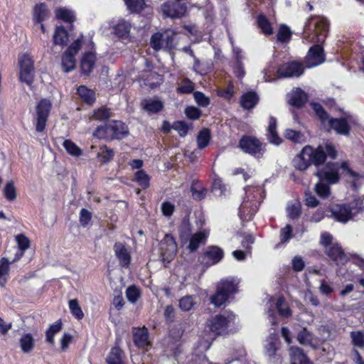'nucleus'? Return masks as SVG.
<instances>
[{"instance_id": "ddd939ff", "label": "nucleus", "mask_w": 364, "mask_h": 364, "mask_svg": "<svg viewBox=\"0 0 364 364\" xmlns=\"http://www.w3.org/2000/svg\"><path fill=\"white\" fill-rule=\"evenodd\" d=\"M160 257L163 262L169 263L175 257L177 245L171 235H166L159 244Z\"/></svg>"}, {"instance_id": "dca6fc26", "label": "nucleus", "mask_w": 364, "mask_h": 364, "mask_svg": "<svg viewBox=\"0 0 364 364\" xmlns=\"http://www.w3.org/2000/svg\"><path fill=\"white\" fill-rule=\"evenodd\" d=\"M224 257L222 248L218 246H208L202 256V262L207 266H211L220 262Z\"/></svg>"}, {"instance_id": "49530a36", "label": "nucleus", "mask_w": 364, "mask_h": 364, "mask_svg": "<svg viewBox=\"0 0 364 364\" xmlns=\"http://www.w3.org/2000/svg\"><path fill=\"white\" fill-rule=\"evenodd\" d=\"M112 117V112L106 107H101L93 111L92 118L98 121H105Z\"/></svg>"}, {"instance_id": "338daca9", "label": "nucleus", "mask_w": 364, "mask_h": 364, "mask_svg": "<svg viewBox=\"0 0 364 364\" xmlns=\"http://www.w3.org/2000/svg\"><path fill=\"white\" fill-rule=\"evenodd\" d=\"M191 191L193 198L198 200L203 199L207 192L206 189L203 187L197 189V187L194 184L191 186Z\"/></svg>"}, {"instance_id": "052dcab7", "label": "nucleus", "mask_w": 364, "mask_h": 364, "mask_svg": "<svg viewBox=\"0 0 364 364\" xmlns=\"http://www.w3.org/2000/svg\"><path fill=\"white\" fill-rule=\"evenodd\" d=\"M114 156V151L112 149H109L106 146L100 147V151L97 154V157L103 163H106L112 159Z\"/></svg>"}, {"instance_id": "9b49d317", "label": "nucleus", "mask_w": 364, "mask_h": 364, "mask_svg": "<svg viewBox=\"0 0 364 364\" xmlns=\"http://www.w3.org/2000/svg\"><path fill=\"white\" fill-rule=\"evenodd\" d=\"M20 66V81L31 86L34 80V65L31 57L26 53L21 55L18 58Z\"/></svg>"}, {"instance_id": "5fc2aeb1", "label": "nucleus", "mask_w": 364, "mask_h": 364, "mask_svg": "<svg viewBox=\"0 0 364 364\" xmlns=\"http://www.w3.org/2000/svg\"><path fill=\"white\" fill-rule=\"evenodd\" d=\"M124 1L131 12H140L145 6L144 0H124Z\"/></svg>"}, {"instance_id": "e433bc0d", "label": "nucleus", "mask_w": 364, "mask_h": 364, "mask_svg": "<svg viewBox=\"0 0 364 364\" xmlns=\"http://www.w3.org/2000/svg\"><path fill=\"white\" fill-rule=\"evenodd\" d=\"M33 16L34 19L38 23L46 19L48 17V11L46 4L41 3L36 5L33 9Z\"/></svg>"}, {"instance_id": "4c0bfd02", "label": "nucleus", "mask_w": 364, "mask_h": 364, "mask_svg": "<svg viewBox=\"0 0 364 364\" xmlns=\"http://www.w3.org/2000/svg\"><path fill=\"white\" fill-rule=\"evenodd\" d=\"M77 94L80 98L87 104L91 105L95 100V92L85 86L81 85L77 88Z\"/></svg>"}, {"instance_id": "f8f14e48", "label": "nucleus", "mask_w": 364, "mask_h": 364, "mask_svg": "<svg viewBox=\"0 0 364 364\" xmlns=\"http://www.w3.org/2000/svg\"><path fill=\"white\" fill-rule=\"evenodd\" d=\"M239 147L255 157H260L264 152L263 144L258 139L250 136H243L240 139Z\"/></svg>"}, {"instance_id": "864d4df0", "label": "nucleus", "mask_w": 364, "mask_h": 364, "mask_svg": "<svg viewBox=\"0 0 364 364\" xmlns=\"http://www.w3.org/2000/svg\"><path fill=\"white\" fill-rule=\"evenodd\" d=\"M350 338L351 342L353 346L360 348L361 349L364 348V332L361 331H351L350 332Z\"/></svg>"}, {"instance_id": "4468645a", "label": "nucleus", "mask_w": 364, "mask_h": 364, "mask_svg": "<svg viewBox=\"0 0 364 364\" xmlns=\"http://www.w3.org/2000/svg\"><path fill=\"white\" fill-rule=\"evenodd\" d=\"M161 9L165 17L179 18L184 16L187 7L185 4L176 1H168L161 5Z\"/></svg>"}, {"instance_id": "6ab92c4d", "label": "nucleus", "mask_w": 364, "mask_h": 364, "mask_svg": "<svg viewBox=\"0 0 364 364\" xmlns=\"http://www.w3.org/2000/svg\"><path fill=\"white\" fill-rule=\"evenodd\" d=\"M132 332L134 343L138 348H145L150 345L149 331L146 328H133Z\"/></svg>"}, {"instance_id": "e2e57ef3", "label": "nucleus", "mask_w": 364, "mask_h": 364, "mask_svg": "<svg viewBox=\"0 0 364 364\" xmlns=\"http://www.w3.org/2000/svg\"><path fill=\"white\" fill-rule=\"evenodd\" d=\"M172 129L177 131L180 136L184 137L187 135L190 127L185 122L178 121L173 124Z\"/></svg>"}, {"instance_id": "2f4dec72", "label": "nucleus", "mask_w": 364, "mask_h": 364, "mask_svg": "<svg viewBox=\"0 0 364 364\" xmlns=\"http://www.w3.org/2000/svg\"><path fill=\"white\" fill-rule=\"evenodd\" d=\"M11 263V261L9 262L6 257H3L0 259V287H4L7 282L10 264Z\"/></svg>"}, {"instance_id": "cd10ccee", "label": "nucleus", "mask_w": 364, "mask_h": 364, "mask_svg": "<svg viewBox=\"0 0 364 364\" xmlns=\"http://www.w3.org/2000/svg\"><path fill=\"white\" fill-rule=\"evenodd\" d=\"M131 24L124 19H119L113 26L114 33L120 38H127L129 36Z\"/></svg>"}, {"instance_id": "473e14b6", "label": "nucleus", "mask_w": 364, "mask_h": 364, "mask_svg": "<svg viewBox=\"0 0 364 364\" xmlns=\"http://www.w3.org/2000/svg\"><path fill=\"white\" fill-rule=\"evenodd\" d=\"M21 350L24 353H30L34 348V338L31 333H23L19 339Z\"/></svg>"}, {"instance_id": "f257e3e1", "label": "nucleus", "mask_w": 364, "mask_h": 364, "mask_svg": "<svg viewBox=\"0 0 364 364\" xmlns=\"http://www.w3.org/2000/svg\"><path fill=\"white\" fill-rule=\"evenodd\" d=\"M334 159L337 156V151L331 143H325L313 148L310 145L305 146L293 160L294 167L301 171L306 170L311 165L316 167L322 165L326 159Z\"/></svg>"}, {"instance_id": "7ed1b4c3", "label": "nucleus", "mask_w": 364, "mask_h": 364, "mask_svg": "<svg viewBox=\"0 0 364 364\" xmlns=\"http://www.w3.org/2000/svg\"><path fill=\"white\" fill-rule=\"evenodd\" d=\"M328 23L320 16L310 18L304 27V39L308 42L321 43L325 41Z\"/></svg>"}, {"instance_id": "6e6d98bb", "label": "nucleus", "mask_w": 364, "mask_h": 364, "mask_svg": "<svg viewBox=\"0 0 364 364\" xmlns=\"http://www.w3.org/2000/svg\"><path fill=\"white\" fill-rule=\"evenodd\" d=\"M275 306L281 316L289 317L291 315L290 309L283 297H279L277 300Z\"/></svg>"}, {"instance_id": "412c9836", "label": "nucleus", "mask_w": 364, "mask_h": 364, "mask_svg": "<svg viewBox=\"0 0 364 364\" xmlns=\"http://www.w3.org/2000/svg\"><path fill=\"white\" fill-rule=\"evenodd\" d=\"M15 239L17 242L18 250L11 262L18 261L23 256L25 251L30 247L31 245L29 239L23 234L17 235Z\"/></svg>"}, {"instance_id": "72a5a7b5", "label": "nucleus", "mask_w": 364, "mask_h": 364, "mask_svg": "<svg viewBox=\"0 0 364 364\" xmlns=\"http://www.w3.org/2000/svg\"><path fill=\"white\" fill-rule=\"evenodd\" d=\"M62 329V322L58 320L50 326L46 332V340L48 343L51 345L55 344L54 336Z\"/></svg>"}, {"instance_id": "9d476101", "label": "nucleus", "mask_w": 364, "mask_h": 364, "mask_svg": "<svg viewBox=\"0 0 364 364\" xmlns=\"http://www.w3.org/2000/svg\"><path fill=\"white\" fill-rule=\"evenodd\" d=\"M315 175L318 180L328 184L337 183L340 180L339 166L337 163H327L321 168L317 167Z\"/></svg>"}, {"instance_id": "ea45409f", "label": "nucleus", "mask_w": 364, "mask_h": 364, "mask_svg": "<svg viewBox=\"0 0 364 364\" xmlns=\"http://www.w3.org/2000/svg\"><path fill=\"white\" fill-rule=\"evenodd\" d=\"M285 137L294 143L303 144L306 141V137L303 133L291 129H287L284 133Z\"/></svg>"}, {"instance_id": "79ce46f5", "label": "nucleus", "mask_w": 364, "mask_h": 364, "mask_svg": "<svg viewBox=\"0 0 364 364\" xmlns=\"http://www.w3.org/2000/svg\"><path fill=\"white\" fill-rule=\"evenodd\" d=\"M277 341V336L272 333L268 339L267 343L265 345V353L269 358H274L276 355V341Z\"/></svg>"}, {"instance_id": "c756f323", "label": "nucleus", "mask_w": 364, "mask_h": 364, "mask_svg": "<svg viewBox=\"0 0 364 364\" xmlns=\"http://www.w3.org/2000/svg\"><path fill=\"white\" fill-rule=\"evenodd\" d=\"M208 237V234L205 232H198L192 235L189 237V245L188 246L191 252L196 251L200 244L205 243Z\"/></svg>"}, {"instance_id": "09e8293b", "label": "nucleus", "mask_w": 364, "mask_h": 364, "mask_svg": "<svg viewBox=\"0 0 364 364\" xmlns=\"http://www.w3.org/2000/svg\"><path fill=\"white\" fill-rule=\"evenodd\" d=\"M194 90V84L188 78H184L178 84L176 91L179 94H191Z\"/></svg>"}, {"instance_id": "8fccbe9b", "label": "nucleus", "mask_w": 364, "mask_h": 364, "mask_svg": "<svg viewBox=\"0 0 364 364\" xmlns=\"http://www.w3.org/2000/svg\"><path fill=\"white\" fill-rule=\"evenodd\" d=\"M257 24L263 33L266 35H270L273 33L272 24L265 16L259 15L257 17Z\"/></svg>"}, {"instance_id": "37998d69", "label": "nucleus", "mask_w": 364, "mask_h": 364, "mask_svg": "<svg viewBox=\"0 0 364 364\" xmlns=\"http://www.w3.org/2000/svg\"><path fill=\"white\" fill-rule=\"evenodd\" d=\"M122 350L118 347H114L111 349L106 360L108 364H124L122 360Z\"/></svg>"}, {"instance_id": "4d7b16f0", "label": "nucleus", "mask_w": 364, "mask_h": 364, "mask_svg": "<svg viewBox=\"0 0 364 364\" xmlns=\"http://www.w3.org/2000/svg\"><path fill=\"white\" fill-rule=\"evenodd\" d=\"M63 146L67 152L72 156H79L82 154L81 149L70 139L64 141Z\"/></svg>"}, {"instance_id": "bf43d9fd", "label": "nucleus", "mask_w": 364, "mask_h": 364, "mask_svg": "<svg viewBox=\"0 0 364 364\" xmlns=\"http://www.w3.org/2000/svg\"><path fill=\"white\" fill-rule=\"evenodd\" d=\"M4 194L9 201H13L16 198V190L12 181H8L4 188Z\"/></svg>"}, {"instance_id": "4be33fe9", "label": "nucleus", "mask_w": 364, "mask_h": 364, "mask_svg": "<svg viewBox=\"0 0 364 364\" xmlns=\"http://www.w3.org/2000/svg\"><path fill=\"white\" fill-rule=\"evenodd\" d=\"M307 101V95L300 88L294 89L289 94L288 102L294 107H300Z\"/></svg>"}, {"instance_id": "6e6552de", "label": "nucleus", "mask_w": 364, "mask_h": 364, "mask_svg": "<svg viewBox=\"0 0 364 364\" xmlns=\"http://www.w3.org/2000/svg\"><path fill=\"white\" fill-rule=\"evenodd\" d=\"M52 108V102L48 99L41 100L36 107L35 125L38 132L44 131Z\"/></svg>"}, {"instance_id": "0eeeda50", "label": "nucleus", "mask_w": 364, "mask_h": 364, "mask_svg": "<svg viewBox=\"0 0 364 364\" xmlns=\"http://www.w3.org/2000/svg\"><path fill=\"white\" fill-rule=\"evenodd\" d=\"M331 216L336 220L346 223L353 218L358 213L364 212V206L362 201H356L354 205L335 204L330 208Z\"/></svg>"}, {"instance_id": "69168bd1", "label": "nucleus", "mask_w": 364, "mask_h": 364, "mask_svg": "<svg viewBox=\"0 0 364 364\" xmlns=\"http://www.w3.org/2000/svg\"><path fill=\"white\" fill-rule=\"evenodd\" d=\"M194 99L199 106L206 107L210 104V100L201 92H195Z\"/></svg>"}, {"instance_id": "a19ab883", "label": "nucleus", "mask_w": 364, "mask_h": 364, "mask_svg": "<svg viewBox=\"0 0 364 364\" xmlns=\"http://www.w3.org/2000/svg\"><path fill=\"white\" fill-rule=\"evenodd\" d=\"M296 339L302 345L311 346L314 341V336L312 333L304 328L297 334Z\"/></svg>"}, {"instance_id": "a211bd4d", "label": "nucleus", "mask_w": 364, "mask_h": 364, "mask_svg": "<svg viewBox=\"0 0 364 364\" xmlns=\"http://www.w3.org/2000/svg\"><path fill=\"white\" fill-rule=\"evenodd\" d=\"M325 252L337 264H344L350 259V257L344 253L341 247L337 243L326 247Z\"/></svg>"}, {"instance_id": "0e129e2a", "label": "nucleus", "mask_w": 364, "mask_h": 364, "mask_svg": "<svg viewBox=\"0 0 364 364\" xmlns=\"http://www.w3.org/2000/svg\"><path fill=\"white\" fill-rule=\"evenodd\" d=\"M291 34L289 28L285 25H282L277 34V40L280 42L287 41L290 39Z\"/></svg>"}, {"instance_id": "c9c22d12", "label": "nucleus", "mask_w": 364, "mask_h": 364, "mask_svg": "<svg viewBox=\"0 0 364 364\" xmlns=\"http://www.w3.org/2000/svg\"><path fill=\"white\" fill-rule=\"evenodd\" d=\"M110 123L99 126L93 133V136L98 139L112 140Z\"/></svg>"}, {"instance_id": "c03bdc74", "label": "nucleus", "mask_w": 364, "mask_h": 364, "mask_svg": "<svg viewBox=\"0 0 364 364\" xmlns=\"http://www.w3.org/2000/svg\"><path fill=\"white\" fill-rule=\"evenodd\" d=\"M210 132L208 129H202L197 136V144L200 149L205 148L210 142Z\"/></svg>"}, {"instance_id": "de8ad7c7", "label": "nucleus", "mask_w": 364, "mask_h": 364, "mask_svg": "<svg viewBox=\"0 0 364 364\" xmlns=\"http://www.w3.org/2000/svg\"><path fill=\"white\" fill-rule=\"evenodd\" d=\"M68 306L72 315L77 320H81L84 317V313L79 304L77 299H70L68 301Z\"/></svg>"}, {"instance_id": "bb28decb", "label": "nucleus", "mask_w": 364, "mask_h": 364, "mask_svg": "<svg viewBox=\"0 0 364 364\" xmlns=\"http://www.w3.org/2000/svg\"><path fill=\"white\" fill-rule=\"evenodd\" d=\"M289 354L291 361V364H312L304 353L303 350L299 347H290Z\"/></svg>"}, {"instance_id": "1a4fd4ad", "label": "nucleus", "mask_w": 364, "mask_h": 364, "mask_svg": "<svg viewBox=\"0 0 364 364\" xmlns=\"http://www.w3.org/2000/svg\"><path fill=\"white\" fill-rule=\"evenodd\" d=\"M150 45L156 51L161 49L170 50L175 46L174 33L169 31L155 33L151 37Z\"/></svg>"}, {"instance_id": "5701e85b", "label": "nucleus", "mask_w": 364, "mask_h": 364, "mask_svg": "<svg viewBox=\"0 0 364 364\" xmlns=\"http://www.w3.org/2000/svg\"><path fill=\"white\" fill-rule=\"evenodd\" d=\"M141 105L149 114L158 113L164 108V103L157 97L145 99L141 102Z\"/></svg>"}, {"instance_id": "423d86ee", "label": "nucleus", "mask_w": 364, "mask_h": 364, "mask_svg": "<svg viewBox=\"0 0 364 364\" xmlns=\"http://www.w3.org/2000/svg\"><path fill=\"white\" fill-rule=\"evenodd\" d=\"M235 316L232 312H225L211 317L207 323L210 331L214 338L218 336L227 335L230 332V327L234 323Z\"/></svg>"}, {"instance_id": "f704fd0d", "label": "nucleus", "mask_w": 364, "mask_h": 364, "mask_svg": "<svg viewBox=\"0 0 364 364\" xmlns=\"http://www.w3.org/2000/svg\"><path fill=\"white\" fill-rule=\"evenodd\" d=\"M55 16L65 22L73 23L75 20L74 12L67 8H58L55 10Z\"/></svg>"}, {"instance_id": "39448f33", "label": "nucleus", "mask_w": 364, "mask_h": 364, "mask_svg": "<svg viewBox=\"0 0 364 364\" xmlns=\"http://www.w3.org/2000/svg\"><path fill=\"white\" fill-rule=\"evenodd\" d=\"M238 281L234 278H226L221 279L217 285L215 293L211 296V303L220 307L229 299L230 294L237 291Z\"/></svg>"}, {"instance_id": "58836bf2", "label": "nucleus", "mask_w": 364, "mask_h": 364, "mask_svg": "<svg viewBox=\"0 0 364 364\" xmlns=\"http://www.w3.org/2000/svg\"><path fill=\"white\" fill-rule=\"evenodd\" d=\"M75 59L73 55L65 52L62 56V66L64 72L69 73L75 68Z\"/></svg>"}, {"instance_id": "13d9d810", "label": "nucleus", "mask_w": 364, "mask_h": 364, "mask_svg": "<svg viewBox=\"0 0 364 364\" xmlns=\"http://www.w3.org/2000/svg\"><path fill=\"white\" fill-rule=\"evenodd\" d=\"M179 234L183 242L188 240L191 235V228L188 221L183 220L179 227Z\"/></svg>"}, {"instance_id": "aec40b11", "label": "nucleus", "mask_w": 364, "mask_h": 364, "mask_svg": "<svg viewBox=\"0 0 364 364\" xmlns=\"http://www.w3.org/2000/svg\"><path fill=\"white\" fill-rule=\"evenodd\" d=\"M114 250L119 264L123 267H127L130 264L131 256L125 245L122 242H116L114 245Z\"/></svg>"}, {"instance_id": "7c9ffc66", "label": "nucleus", "mask_w": 364, "mask_h": 364, "mask_svg": "<svg viewBox=\"0 0 364 364\" xmlns=\"http://www.w3.org/2000/svg\"><path fill=\"white\" fill-rule=\"evenodd\" d=\"M68 41V31L63 26H58L53 35V43L55 45L65 46Z\"/></svg>"}, {"instance_id": "603ef678", "label": "nucleus", "mask_w": 364, "mask_h": 364, "mask_svg": "<svg viewBox=\"0 0 364 364\" xmlns=\"http://www.w3.org/2000/svg\"><path fill=\"white\" fill-rule=\"evenodd\" d=\"M135 181L143 188H146L149 186V176L143 170L137 171L134 175Z\"/></svg>"}, {"instance_id": "680f3d73", "label": "nucleus", "mask_w": 364, "mask_h": 364, "mask_svg": "<svg viewBox=\"0 0 364 364\" xmlns=\"http://www.w3.org/2000/svg\"><path fill=\"white\" fill-rule=\"evenodd\" d=\"M126 296L129 301L132 304L136 302L140 296V291L135 286H131L126 290Z\"/></svg>"}, {"instance_id": "2eb2a0df", "label": "nucleus", "mask_w": 364, "mask_h": 364, "mask_svg": "<svg viewBox=\"0 0 364 364\" xmlns=\"http://www.w3.org/2000/svg\"><path fill=\"white\" fill-rule=\"evenodd\" d=\"M325 60L323 48L318 45H314L310 48L305 58L306 67L308 68L316 67Z\"/></svg>"}, {"instance_id": "3c124183", "label": "nucleus", "mask_w": 364, "mask_h": 364, "mask_svg": "<svg viewBox=\"0 0 364 364\" xmlns=\"http://www.w3.org/2000/svg\"><path fill=\"white\" fill-rule=\"evenodd\" d=\"M196 297L193 296L187 295L183 296L179 300V307L182 311H188L193 309L196 304Z\"/></svg>"}, {"instance_id": "f3484780", "label": "nucleus", "mask_w": 364, "mask_h": 364, "mask_svg": "<svg viewBox=\"0 0 364 364\" xmlns=\"http://www.w3.org/2000/svg\"><path fill=\"white\" fill-rule=\"evenodd\" d=\"M304 72V65L298 62H291L282 65L277 70L279 76L283 77H299Z\"/></svg>"}, {"instance_id": "20e7f679", "label": "nucleus", "mask_w": 364, "mask_h": 364, "mask_svg": "<svg viewBox=\"0 0 364 364\" xmlns=\"http://www.w3.org/2000/svg\"><path fill=\"white\" fill-rule=\"evenodd\" d=\"M311 107L316 114L320 119L322 124L327 123L329 127L334 129L338 134L347 136L349 134L350 126L346 118H330L327 112L323 109V107L316 102L311 103Z\"/></svg>"}, {"instance_id": "c85d7f7f", "label": "nucleus", "mask_w": 364, "mask_h": 364, "mask_svg": "<svg viewBox=\"0 0 364 364\" xmlns=\"http://www.w3.org/2000/svg\"><path fill=\"white\" fill-rule=\"evenodd\" d=\"M112 139H120L128 134L127 126L121 121L110 122Z\"/></svg>"}, {"instance_id": "b1692460", "label": "nucleus", "mask_w": 364, "mask_h": 364, "mask_svg": "<svg viewBox=\"0 0 364 364\" xmlns=\"http://www.w3.org/2000/svg\"><path fill=\"white\" fill-rule=\"evenodd\" d=\"M96 56L92 52L85 53L80 62V68L82 73L85 75H90L93 70L95 65Z\"/></svg>"}, {"instance_id": "a878e982", "label": "nucleus", "mask_w": 364, "mask_h": 364, "mask_svg": "<svg viewBox=\"0 0 364 364\" xmlns=\"http://www.w3.org/2000/svg\"><path fill=\"white\" fill-rule=\"evenodd\" d=\"M259 102V96L255 92H247L240 97V105L245 109H251L255 107Z\"/></svg>"}, {"instance_id": "393cba45", "label": "nucleus", "mask_w": 364, "mask_h": 364, "mask_svg": "<svg viewBox=\"0 0 364 364\" xmlns=\"http://www.w3.org/2000/svg\"><path fill=\"white\" fill-rule=\"evenodd\" d=\"M267 137L269 142L274 145H279L282 141L277 131V119L274 117H269Z\"/></svg>"}, {"instance_id": "a18cd8bd", "label": "nucleus", "mask_w": 364, "mask_h": 364, "mask_svg": "<svg viewBox=\"0 0 364 364\" xmlns=\"http://www.w3.org/2000/svg\"><path fill=\"white\" fill-rule=\"evenodd\" d=\"M330 185L331 184H328L327 183L318 180V182L314 187L315 192L319 197L326 198L331 194Z\"/></svg>"}, {"instance_id": "f03ea898", "label": "nucleus", "mask_w": 364, "mask_h": 364, "mask_svg": "<svg viewBox=\"0 0 364 364\" xmlns=\"http://www.w3.org/2000/svg\"><path fill=\"white\" fill-rule=\"evenodd\" d=\"M245 196L239 208V216L242 220H250L257 213L262 200L263 190L259 186H247L245 188Z\"/></svg>"}, {"instance_id": "774afa93", "label": "nucleus", "mask_w": 364, "mask_h": 364, "mask_svg": "<svg viewBox=\"0 0 364 364\" xmlns=\"http://www.w3.org/2000/svg\"><path fill=\"white\" fill-rule=\"evenodd\" d=\"M185 114L191 119H198L201 115V111L193 106L188 107L185 109Z\"/></svg>"}]
</instances>
